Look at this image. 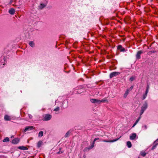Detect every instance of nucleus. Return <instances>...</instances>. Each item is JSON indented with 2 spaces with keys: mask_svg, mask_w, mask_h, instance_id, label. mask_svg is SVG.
Returning a JSON list of instances; mask_svg holds the SVG:
<instances>
[{
  "mask_svg": "<svg viewBox=\"0 0 158 158\" xmlns=\"http://www.w3.org/2000/svg\"><path fill=\"white\" fill-rule=\"evenodd\" d=\"M34 128L33 126H31L27 127L24 129V132H26L27 131H30L34 129Z\"/></svg>",
  "mask_w": 158,
  "mask_h": 158,
  "instance_id": "nucleus-5",
  "label": "nucleus"
},
{
  "mask_svg": "<svg viewBox=\"0 0 158 158\" xmlns=\"http://www.w3.org/2000/svg\"><path fill=\"white\" fill-rule=\"evenodd\" d=\"M4 118L5 120L9 121L11 120L10 117L7 115H6L4 117Z\"/></svg>",
  "mask_w": 158,
  "mask_h": 158,
  "instance_id": "nucleus-14",
  "label": "nucleus"
},
{
  "mask_svg": "<svg viewBox=\"0 0 158 158\" xmlns=\"http://www.w3.org/2000/svg\"><path fill=\"white\" fill-rule=\"evenodd\" d=\"M77 93L81 94V92L79 91H78L77 92Z\"/></svg>",
  "mask_w": 158,
  "mask_h": 158,
  "instance_id": "nucleus-38",
  "label": "nucleus"
},
{
  "mask_svg": "<svg viewBox=\"0 0 158 158\" xmlns=\"http://www.w3.org/2000/svg\"><path fill=\"white\" fill-rule=\"evenodd\" d=\"M158 141V138L155 141L156 142H157Z\"/></svg>",
  "mask_w": 158,
  "mask_h": 158,
  "instance_id": "nucleus-39",
  "label": "nucleus"
},
{
  "mask_svg": "<svg viewBox=\"0 0 158 158\" xmlns=\"http://www.w3.org/2000/svg\"><path fill=\"white\" fill-rule=\"evenodd\" d=\"M8 12L11 15H14L15 13V10L13 8H11L9 10Z\"/></svg>",
  "mask_w": 158,
  "mask_h": 158,
  "instance_id": "nucleus-11",
  "label": "nucleus"
},
{
  "mask_svg": "<svg viewBox=\"0 0 158 158\" xmlns=\"http://www.w3.org/2000/svg\"><path fill=\"white\" fill-rule=\"evenodd\" d=\"M133 86H131L128 89H129V91H131L133 89Z\"/></svg>",
  "mask_w": 158,
  "mask_h": 158,
  "instance_id": "nucleus-31",
  "label": "nucleus"
},
{
  "mask_svg": "<svg viewBox=\"0 0 158 158\" xmlns=\"http://www.w3.org/2000/svg\"><path fill=\"white\" fill-rule=\"evenodd\" d=\"M129 89H127L126 91H125L124 95L123 97L124 98H126L127 95H128V94L129 93Z\"/></svg>",
  "mask_w": 158,
  "mask_h": 158,
  "instance_id": "nucleus-16",
  "label": "nucleus"
},
{
  "mask_svg": "<svg viewBox=\"0 0 158 158\" xmlns=\"http://www.w3.org/2000/svg\"><path fill=\"white\" fill-rule=\"evenodd\" d=\"M139 121V119H137L135 123L137 124Z\"/></svg>",
  "mask_w": 158,
  "mask_h": 158,
  "instance_id": "nucleus-35",
  "label": "nucleus"
},
{
  "mask_svg": "<svg viewBox=\"0 0 158 158\" xmlns=\"http://www.w3.org/2000/svg\"><path fill=\"white\" fill-rule=\"evenodd\" d=\"M120 74L119 72H114L111 73L110 75V77L111 78L112 77L116 76L117 75Z\"/></svg>",
  "mask_w": 158,
  "mask_h": 158,
  "instance_id": "nucleus-4",
  "label": "nucleus"
},
{
  "mask_svg": "<svg viewBox=\"0 0 158 158\" xmlns=\"http://www.w3.org/2000/svg\"><path fill=\"white\" fill-rule=\"evenodd\" d=\"M9 141V138L8 137L5 138L3 140V142H8Z\"/></svg>",
  "mask_w": 158,
  "mask_h": 158,
  "instance_id": "nucleus-24",
  "label": "nucleus"
},
{
  "mask_svg": "<svg viewBox=\"0 0 158 158\" xmlns=\"http://www.w3.org/2000/svg\"><path fill=\"white\" fill-rule=\"evenodd\" d=\"M127 145L129 148H130L132 146V144L131 142L128 141L127 142Z\"/></svg>",
  "mask_w": 158,
  "mask_h": 158,
  "instance_id": "nucleus-19",
  "label": "nucleus"
},
{
  "mask_svg": "<svg viewBox=\"0 0 158 158\" xmlns=\"http://www.w3.org/2000/svg\"><path fill=\"white\" fill-rule=\"evenodd\" d=\"M60 110V107H57L56 108L54 109V110L55 111L57 112L58 111Z\"/></svg>",
  "mask_w": 158,
  "mask_h": 158,
  "instance_id": "nucleus-27",
  "label": "nucleus"
},
{
  "mask_svg": "<svg viewBox=\"0 0 158 158\" xmlns=\"http://www.w3.org/2000/svg\"><path fill=\"white\" fill-rule=\"evenodd\" d=\"M141 118V116H140L139 118H138V119H139V120Z\"/></svg>",
  "mask_w": 158,
  "mask_h": 158,
  "instance_id": "nucleus-40",
  "label": "nucleus"
},
{
  "mask_svg": "<svg viewBox=\"0 0 158 158\" xmlns=\"http://www.w3.org/2000/svg\"><path fill=\"white\" fill-rule=\"evenodd\" d=\"M143 53V52L141 51H139L136 55V58L138 59H139L140 58V55Z\"/></svg>",
  "mask_w": 158,
  "mask_h": 158,
  "instance_id": "nucleus-7",
  "label": "nucleus"
},
{
  "mask_svg": "<svg viewBox=\"0 0 158 158\" xmlns=\"http://www.w3.org/2000/svg\"><path fill=\"white\" fill-rule=\"evenodd\" d=\"M147 128V126H146V125H145V126H143L142 127V128L143 129V130H144V129H146Z\"/></svg>",
  "mask_w": 158,
  "mask_h": 158,
  "instance_id": "nucleus-30",
  "label": "nucleus"
},
{
  "mask_svg": "<svg viewBox=\"0 0 158 158\" xmlns=\"http://www.w3.org/2000/svg\"><path fill=\"white\" fill-rule=\"evenodd\" d=\"M118 139H114V140H110V141H107L106 140H103V141L105 142H115V141H117V140H118Z\"/></svg>",
  "mask_w": 158,
  "mask_h": 158,
  "instance_id": "nucleus-18",
  "label": "nucleus"
},
{
  "mask_svg": "<svg viewBox=\"0 0 158 158\" xmlns=\"http://www.w3.org/2000/svg\"><path fill=\"white\" fill-rule=\"evenodd\" d=\"M28 116L30 118H32V116L31 115V114H28Z\"/></svg>",
  "mask_w": 158,
  "mask_h": 158,
  "instance_id": "nucleus-32",
  "label": "nucleus"
},
{
  "mask_svg": "<svg viewBox=\"0 0 158 158\" xmlns=\"http://www.w3.org/2000/svg\"><path fill=\"white\" fill-rule=\"evenodd\" d=\"M134 79H135L134 77H132L130 78L129 79L131 81H132L134 80Z\"/></svg>",
  "mask_w": 158,
  "mask_h": 158,
  "instance_id": "nucleus-28",
  "label": "nucleus"
},
{
  "mask_svg": "<svg viewBox=\"0 0 158 158\" xmlns=\"http://www.w3.org/2000/svg\"><path fill=\"white\" fill-rule=\"evenodd\" d=\"M52 115L49 114H46L44 118V120L47 121L50 120L52 118Z\"/></svg>",
  "mask_w": 158,
  "mask_h": 158,
  "instance_id": "nucleus-3",
  "label": "nucleus"
},
{
  "mask_svg": "<svg viewBox=\"0 0 158 158\" xmlns=\"http://www.w3.org/2000/svg\"><path fill=\"white\" fill-rule=\"evenodd\" d=\"M63 153V152L60 151H59L58 152H57V153L58 154H60Z\"/></svg>",
  "mask_w": 158,
  "mask_h": 158,
  "instance_id": "nucleus-33",
  "label": "nucleus"
},
{
  "mask_svg": "<svg viewBox=\"0 0 158 158\" xmlns=\"http://www.w3.org/2000/svg\"><path fill=\"white\" fill-rule=\"evenodd\" d=\"M19 141V139L17 138L13 139L12 141V143L14 144H16L18 143Z\"/></svg>",
  "mask_w": 158,
  "mask_h": 158,
  "instance_id": "nucleus-10",
  "label": "nucleus"
},
{
  "mask_svg": "<svg viewBox=\"0 0 158 158\" xmlns=\"http://www.w3.org/2000/svg\"><path fill=\"white\" fill-rule=\"evenodd\" d=\"M62 104V107L64 108H65L67 106L68 102L67 101H64L63 102Z\"/></svg>",
  "mask_w": 158,
  "mask_h": 158,
  "instance_id": "nucleus-12",
  "label": "nucleus"
},
{
  "mask_svg": "<svg viewBox=\"0 0 158 158\" xmlns=\"http://www.w3.org/2000/svg\"><path fill=\"white\" fill-rule=\"evenodd\" d=\"M149 88V86L148 85L147 88V89H146V90L145 91V93H147V94L148 93V92Z\"/></svg>",
  "mask_w": 158,
  "mask_h": 158,
  "instance_id": "nucleus-29",
  "label": "nucleus"
},
{
  "mask_svg": "<svg viewBox=\"0 0 158 158\" xmlns=\"http://www.w3.org/2000/svg\"><path fill=\"white\" fill-rule=\"evenodd\" d=\"M136 124L135 123H134V124H133V125L132 127H134L136 125Z\"/></svg>",
  "mask_w": 158,
  "mask_h": 158,
  "instance_id": "nucleus-37",
  "label": "nucleus"
},
{
  "mask_svg": "<svg viewBox=\"0 0 158 158\" xmlns=\"http://www.w3.org/2000/svg\"><path fill=\"white\" fill-rule=\"evenodd\" d=\"M29 44L32 47L35 46V44L33 41H30L29 43Z\"/></svg>",
  "mask_w": 158,
  "mask_h": 158,
  "instance_id": "nucleus-20",
  "label": "nucleus"
},
{
  "mask_svg": "<svg viewBox=\"0 0 158 158\" xmlns=\"http://www.w3.org/2000/svg\"><path fill=\"white\" fill-rule=\"evenodd\" d=\"M147 93H145L143 95L142 100H143L145 99L147 95Z\"/></svg>",
  "mask_w": 158,
  "mask_h": 158,
  "instance_id": "nucleus-23",
  "label": "nucleus"
},
{
  "mask_svg": "<svg viewBox=\"0 0 158 158\" xmlns=\"http://www.w3.org/2000/svg\"><path fill=\"white\" fill-rule=\"evenodd\" d=\"M139 121V119H137L135 123L137 124Z\"/></svg>",
  "mask_w": 158,
  "mask_h": 158,
  "instance_id": "nucleus-36",
  "label": "nucleus"
},
{
  "mask_svg": "<svg viewBox=\"0 0 158 158\" xmlns=\"http://www.w3.org/2000/svg\"><path fill=\"white\" fill-rule=\"evenodd\" d=\"M18 148L20 150H27L28 148L24 146H19L18 147Z\"/></svg>",
  "mask_w": 158,
  "mask_h": 158,
  "instance_id": "nucleus-15",
  "label": "nucleus"
},
{
  "mask_svg": "<svg viewBox=\"0 0 158 158\" xmlns=\"http://www.w3.org/2000/svg\"><path fill=\"white\" fill-rule=\"evenodd\" d=\"M43 131H40L39 132L38 134V137H41L43 136Z\"/></svg>",
  "mask_w": 158,
  "mask_h": 158,
  "instance_id": "nucleus-21",
  "label": "nucleus"
},
{
  "mask_svg": "<svg viewBox=\"0 0 158 158\" xmlns=\"http://www.w3.org/2000/svg\"><path fill=\"white\" fill-rule=\"evenodd\" d=\"M99 139V138H95L94 140V141L92 144L91 145L89 148V149H92V148H93L94 147V143H95V142L97 140H98Z\"/></svg>",
  "mask_w": 158,
  "mask_h": 158,
  "instance_id": "nucleus-9",
  "label": "nucleus"
},
{
  "mask_svg": "<svg viewBox=\"0 0 158 158\" xmlns=\"http://www.w3.org/2000/svg\"><path fill=\"white\" fill-rule=\"evenodd\" d=\"M45 5L44 4H41L39 6V8L41 9L43 8L45 6Z\"/></svg>",
  "mask_w": 158,
  "mask_h": 158,
  "instance_id": "nucleus-25",
  "label": "nucleus"
},
{
  "mask_svg": "<svg viewBox=\"0 0 158 158\" xmlns=\"http://www.w3.org/2000/svg\"><path fill=\"white\" fill-rule=\"evenodd\" d=\"M70 132L69 131H68L67 132V133H66L65 135V137H67L69 136V134L70 133Z\"/></svg>",
  "mask_w": 158,
  "mask_h": 158,
  "instance_id": "nucleus-26",
  "label": "nucleus"
},
{
  "mask_svg": "<svg viewBox=\"0 0 158 158\" xmlns=\"http://www.w3.org/2000/svg\"><path fill=\"white\" fill-rule=\"evenodd\" d=\"M43 143V142L42 141H39L37 144V147L38 148H40Z\"/></svg>",
  "mask_w": 158,
  "mask_h": 158,
  "instance_id": "nucleus-17",
  "label": "nucleus"
},
{
  "mask_svg": "<svg viewBox=\"0 0 158 158\" xmlns=\"http://www.w3.org/2000/svg\"><path fill=\"white\" fill-rule=\"evenodd\" d=\"M13 136H12L11 138L13 137Z\"/></svg>",
  "mask_w": 158,
  "mask_h": 158,
  "instance_id": "nucleus-41",
  "label": "nucleus"
},
{
  "mask_svg": "<svg viewBox=\"0 0 158 158\" xmlns=\"http://www.w3.org/2000/svg\"><path fill=\"white\" fill-rule=\"evenodd\" d=\"M139 121V119H137L135 123L137 124Z\"/></svg>",
  "mask_w": 158,
  "mask_h": 158,
  "instance_id": "nucleus-34",
  "label": "nucleus"
},
{
  "mask_svg": "<svg viewBox=\"0 0 158 158\" xmlns=\"http://www.w3.org/2000/svg\"><path fill=\"white\" fill-rule=\"evenodd\" d=\"M146 154V153L145 151H142L141 152V155L143 157L145 156Z\"/></svg>",
  "mask_w": 158,
  "mask_h": 158,
  "instance_id": "nucleus-22",
  "label": "nucleus"
},
{
  "mask_svg": "<svg viewBox=\"0 0 158 158\" xmlns=\"http://www.w3.org/2000/svg\"><path fill=\"white\" fill-rule=\"evenodd\" d=\"M136 133H133L130 136V139L131 140H134L136 137Z\"/></svg>",
  "mask_w": 158,
  "mask_h": 158,
  "instance_id": "nucleus-6",
  "label": "nucleus"
},
{
  "mask_svg": "<svg viewBox=\"0 0 158 158\" xmlns=\"http://www.w3.org/2000/svg\"><path fill=\"white\" fill-rule=\"evenodd\" d=\"M106 100L105 99H102L98 100L96 99H90V102L94 103L99 104L101 102H105Z\"/></svg>",
  "mask_w": 158,
  "mask_h": 158,
  "instance_id": "nucleus-2",
  "label": "nucleus"
},
{
  "mask_svg": "<svg viewBox=\"0 0 158 158\" xmlns=\"http://www.w3.org/2000/svg\"><path fill=\"white\" fill-rule=\"evenodd\" d=\"M118 49L121 52H124L125 50V49L121 45H119L118 46Z\"/></svg>",
  "mask_w": 158,
  "mask_h": 158,
  "instance_id": "nucleus-8",
  "label": "nucleus"
},
{
  "mask_svg": "<svg viewBox=\"0 0 158 158\" xmlns=\"http://www.w3.org/2000/svg\"><path fill=\"white\" fill-rule=\"evenodd\" d=\"M158 145V143H157V142H156L155 141L153 143V145L151 148L152 150H154V149H155Z\"/></svg>",
  "mask_w": 158,
  "mask_h": 158,
  "instance_id": "nucleus-13",
  "label": "nucleus"
},
{
  "mask_svg": "<svg viewBox=\"0 0 158 158\" xmlns=\"http://www.w3.org/2000/svg\"><path fill=\"white\" fill-rule=\"evenodd\" d=\"M148 106V103L146 101H145L142 105L141 109L140 111V115L141 116L143 113L144 111L147 109Z\"/></svg>",
  "mask_w": 158,
  "mask_h": 158,
  "instance_id": "nucleus-1",
  "label": "nucleus"
}]
</instances>
